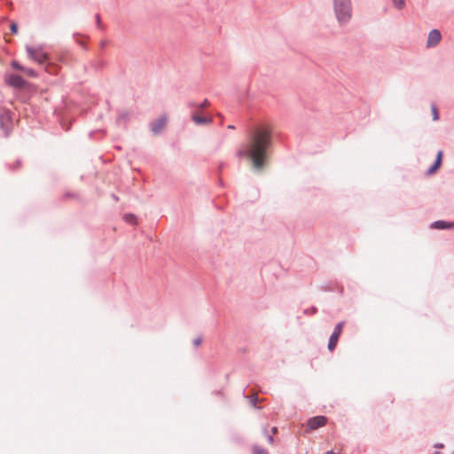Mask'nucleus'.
Instances as JSON below:
<instances>
[{
	"label": "nucleus",
	"mask_w": 454,
	"mask_h": 454,
	"mask_svg": "<svg viewBox=\"0 0 454 454\" xmlns=\"http://www.w3.org/2000/svg\"><path fill=\"white\" fill-rule=\"evenodd\" d=\"M272 145V128L266 123L252 126L247 131L245 149L237 152L239 158L247 157L254 171L261 173L267 166Z\"/></svg>",
	"instance_id": "f257e3e1"
},
{
	"label": "nucleus",
	"mask_w": 454,
	"mask_h": 454,
	"mask_svg": "<svg viewBox=\"0 0 454 454\" xmlns=\"http://www.w3.org/2000/svg\"><path fill=\"white\" fill-rule=\"evenodd\" d=\"M26 51L29 59L38 62L42 66H45L47 72L51 74L57 72V67L50 62V55L43 51V46H39L37 49H35L27 45Z\"/></svg>",
	"instance_id": "f03ea898"
},
{
	"label": "nucleus",
	"mask_w": 454,
	"mask_h": 454,
	"mask_svg": "<svg viewBox=\"0 0 454 454\" xmlns=\"http://www.w3.org/2000/svg\"><path fill=\"white\" fill-rule=\"evenodd\" d=\"M333 11L340 25L347 24L352 18L351 0H333Z\"/></svg>",
	"instance_id": "7ed1b4c3"
},
{
	"label": "nucleus",
	"mask_w": 454,
	"mask_h": 454,
	"mask_svg": "<svg viewBox=\"0 0 454 454\" xmlns=\"http://www.w3.org/2000/svg\"><path fill=\"white\" fill-rule=\"evenodd\" d=\"M5 83L17 90H23L27 85V82L21 75L17 74H11L6 76Z\"/></svg>",
	"instance_id": "20e7f679"
},
{
	"label": "nucleus",
	"mask_w": 454,
	"mask_h": 454,
	"mask_svg": "<svg viewBox=\"0 0 454 454\" xmlns=\"http://www.w3.org/2000/svg\"><path fill=\"white\" fill-rule=\"evenodd\" d=\"M12 127L11 112L7 109L1 110L0 113V129L4 132V136L8 137Z\"/></svg>",
	"instance_id": "39448f33"
},
{
	"label": "nucleus",
	"mask_w": 454,
	"mask_h": 454,
	"mask_svg": "<svg viewBox=\"0 0 454 454\" xmlns=\"http://www.w3.org/2000/svg\"><path fill=\"white\" fill-rule=\"evenodd\" d=\"M345 323H346L345 321H341L335 325L333 332L331 334L329 340H328L327 347L330 351H333L336 348L339 338L342 333V329L345 325Z\"/></svg>",
	"instance_id": "423d86ee"
},
{
	"label": "nucleus",
	"mask_w": 454,
	"mask_h": 454,
	"mask_svg": "<svg viewBox=\"0 0 454 454\" xmlns=\"http://www.w3.org/2000/svg\"><path fill=\"white\" fill-rule=\"evenodd\" d=\"M328 419L325 416H315L307 420L309 430H316L326 425Z\"/></svg>",
	"instance_id": "0eeeda50"
},
{
	"label": "nucleus",
	"mask_w": 454,
	"mask_h": 454,
	"mask_svg": "<svg viewBox=\"0 0 454 454\" xmlns=\"http://www.w3.org/2000/svg\"><path fill=\"white\" fill-rule=\"evenodd\" d=\"M167 124V117L161 116L150 123V129L153 135H160Z\"/></svg>",
	"instance_id": "6e6552de"
},
{
	"label": "nucleus",
	"mask_w": 454,
	"mask_h": 454,
	"mask_svg": "<svg viewBox=\"0 0 454 454\" xmlns=\"http://www.w3.org/2000/svg\"><path fill=\"white\" fill-rule=\"evenodd\" d=\"M442 39L441 32L438 29H432L428 34L427 47L435 46Z\"/></svg>",
	"instance_id": "1a4fd4ad"
},
{
	"label": "nucleus",
	"mask_w": 454,
	"mask_h": 454,
	"mask_svg": "<svg viewBox=\"0 0 454 454\" xmlns=\"http://www.w3.org/2000/svg\"><path fill=\"white\" fill-rule=\"evenodd\" d=\"M442 155H443L442 151H439L437 153L434 163L427 170V175H432V174L435 173L441 168L442 163Z\"/></svg>",
	"instance_id": "9d476101"
},
{
	"label": "nucleus",
	"mask_w": 454,
	"mask_h": 454,
	"mask_svg": "<svg viewBox=\"0 0 454 454\" xmlns=\"http://www.w3.org/2000/svg\"><path fill=\"white\" fill-rule=\"evenodd\" d=\"M191 118L197 125H207L213 122L212 117L202 116L196 112L192 114Z\"/></svg>",
	"instance_id": "9b49d317"
},
{
	"label": "nucleus",
	"mask_w": 454,
	"mask_h": 454,
	"mask_svg": "<svg viewBox=\"0 0 454 454\" xmlns=\"http://www.w3.org/2000/svg\"><path fill=\"white\" fill-rule=\"evenodd\" d=\"M453 226H454V222H447V221H443V220L434 221L431 224L432 228L438 229V230H447V229L452 228Z\"/></svg>",
	"instance_id": "f8f14e48"
},
{
	"label": "nucleus",
	"mask_w": 454,
	"mask_h": 454,
	"mask_svg": "<svg viewBox=\"0 0 454 454\" xmlns=\"http://www.w3.org/2000/svg\"><path fill=\"white\" fill-rule=\"evenodd\" d=\"M90 66L95 71H100L105 67L106 62L103 59H96V60L91 61L90 63Z\"/></svg>",
	"instance_id": "ddd939ff"
},
{
	"label": "nucleus",
	"mask_w": 454,
	"mask_h": 454,
	"mask_svg": "<svg viewBox=\"0 0 454 454\" xmlns=\"http://www.w3.org/2000/svg\"><path fill=\"white\" fill-rule=\"evenodd\" d=\"M123 220L130 224V225H136L137 224V216L132 213H127L123 215Z\"/></svg>",
	"instance_id": "4468645a"
},
{
	"label": "nucleus",
	"mask_w": 454,
	"mask_h": 454,
	"mask_svg": "<svg viewBox=\"0 0 454 454\" xmlns=\"http://www.w3.org/2000/svg\"><path fill=\"white\" fill-rule=\"evenodd\" d=\"M22 166V160L20 159H17L13 164L7 163L6 167L9 170L14 172L20 169Z\"/></svg>",
	"instance_id": "2eb2a0df"
},
{
	"label": "nucleus",
	"mask_w": 454,
	"mask_h": 454,
	"mask_svg": "<svg viewBox=\"0 0 454 454\" xmlns=\"http://www.w3.org/2000/svg\"><path fill=\"white\" fill-rule=\"evenodd\" d=\"M252 454H270L267 450L264 448L259 446V445H253L252 446Z\"/></svg>",
	"instance_id": "dca6fc26"
},
{
	"label": "nucleus",
	"mask_w": 454,
	"mask_h": 454,
	"mask_svg": "<svg viewBox=\"0 0 454 454\" xmlns=\"http://www.w3.org/2000/svg\"><path fill=\"white\" fill-rule=\"evenodd\" d=\"M396 10H403L405 7V0H391Z\"/></svg>",
	"instance_id": "f3484780"
},
{
	"label": "nucleus",
	"mask_w": 454,
	"mask_h": 454,
	"mask_svg": "<svg viewBox=\"0 0 454 454\" xmlns=\"http://www.w3.org/2000/svg\"><path fill=\"white\" fill-rule=\"evenodd\" d=\"M11 66H12V68H14V69H16V70H19V71H21V72H23V71H25V70H26V67H23V66H22L19 61H17V60H12V61L11 62Z\"/></svg>",
	"instance_id": "a211bd4d"
},
{
	"label": "nucleus",
	"mask_w": 454,
	"mask_h": 454,
	"mask_svg": "<svg viewBox=\"0 0 454 454\" xmlns=\"http://www.w3.org/2000/svg\"><path fill=\"white\" fill-rule=\"evenodd\" d=\"M303 313L307 316H312L317 313V309L315 306H312L309 309H304Z\"/></svg>",
	"instance_id": "6ab92c4d"
},
{
	"label": "nucleus",
	"mask_w": 454,
	"mask_h": 454,
	"mask_svg": "<svg viewBox=\"0 0 454 454\" xmlns=\"http://www.w3.org/2000/svg\"><path fill=\"white\" fill-rule=\"evenodd\" d=\"M10 30H11V33L13 35L18 34V31H19L18 24L16 22L12 21L10 24Z\"/></svg>",
	"instance_id": "aec40b11"
},
{
	"label": "nucleus",
	"mask_w": 454,
	"mask_h": 454,
	"mask_svg": "<svg viewBox=\"0 0 454 454\" xmlns=\"http://www.w3.org/2000/svg\"><path fill=\"white\" fill-rule=\"evenodd\" d=\"M23 72L26 73L29 77H37L38 75L37 72L32 68L26 67V70Z\"/></svg>",
	"instance_id": "412c9836"
},
{
	"label": "nucleus",
	"mask_w": 454,
	"mask_h": 454,
	"mask_svg": "<svg viewBox=\"0 0 454 454\" xmlns=\"http://www.w3.org/2000/svg\"><path fill=\"white\" fill-rule=\"evenodd\" d=\"M263 433H264L265 436L267 437L268 442H269L270 443H271V444H272V443H274L275 439H274V437H273V434H268L267 427H264V429H263Z\"/></svg>",
	"instance_id": "4be33fe9"
},
{
	"label": "nucleus",
	"mask_w": 454,
	"mask_h": 454,
	"mask_svg": "<svg viewBox=\"0 0 454 454\" xmlns=\"http://www.w3.org/2000/svg\"><path fill=\"white\" fill-rule=\"evenodd\" d=\"M432 114H433L434 121L439 120V113H438L437 107L434 105L432 106Z\"/></svg>",
	"instance_id": "5701e85b"
},
{
	"label": "nucleus",
	"mask_w": 454,
	"mask_h": 454,
	"mask_svg": "<svg viewBox=\"0 0 454 454\" xmlns=\"http://www.w3.org/2000/svg\"><path fill=\"white\" fill-rule=\"evenodd\" d=\"M96 22H97V26H98V27L99 29H101V30L105 29V27H104V25L102 24V21H101L100 15L98 13L96 15Z\"/></svg>",
	"instance_id": "b1692460"
},
{
	"label": "nucleus",
	"mask_w": 454,
	"mask_h": 454,
	"mask_svg": "<svg viewBox=\"0 0 454 454\" xmlns=\"http://www.w3.org/2000/svg\"><path fill=\"white\" fill-rule=\"evenodd\" d=\"M210 105L209 101L207 99H205L203 102L198 105V108L202 110L204 108L208 107Z\"/></svg>",
	"instance_id": "393cba45"
},
{
	"label": "nucleus",
	"mask_w": 454,
	"mask_h": 454,
	"mask_svg": "<svg viewBox=\"0 0 454 454\" xmlns=\"http://www.w3.org/2000/svg\"><path fill=\"white\" fill-rule=\"evenodd\" d=\"M258 396L253 395L250 399V403L253 407L257 408Z\"/></svg>",
	"instance_id": "a878e982"
},
{
	"label": "nucleus",
	"mask_w": 454,
	"mask_h": 454,
	"mask_svg": "<svg viewBox=\"0 0 454 454\" xmlns=\"http://www.w3.org/2000/svg\"><path fill=\"white\" fill-rule=\"evenodd\" d=\"M202 340H202V337H201V336L197 337L196 339H194V340H193V345H194L195 347H198V346H200V345L202 343Z\"/></svg>",
	"instance_id": "bb28decb"
},
{
	"label": "nucleus",
	"mask_w": 454,
	"mask_h": 454,
	"mask_svg": "<svg viewBox=\"0 0 454 454\" xmlns=\"http://www.w3.org/2000/svg\"><path fill=\"white\" fill-rule=\"evenodd\" d=\"M128 120V114L127 113H122L119 115L118 117V121H126Z\"/></svg>",
	"instance_id": "cd10ccee"
},
{
	"label": "nucleus",
	"mask_w": 454,
	"mask_h": 454,
	"mask_svg": "<svg viewBox=\"0 0 454 454\" xmlns=\"http://www.w3.org/2000/svg\"><path fill=\"white\" fill-rule=\"evenodd\" d=\"M77 195L74 194V193H72V192H66L64 194V199H72V198H76Z\"/></svg>",
	"instance_id": "c85d7f7f"
},
{
	"label": "nucleus",
	"mask_w": 454,
	"mask_h": 454,
	"mask_svg": "<svg viewBox=\"0 0 454 454\" xmlns=\"http://www.w3.org/2000/svg\"><path fill=\"white\" fill-rule=\"evenodd\" d=\"M111 198L115 201L118 202L120 200L119 197L115 193L111 194Z\"/></svg>",
	"instance_id": "c756f323"
},
{
	"label": "nucleus",
	"mask_w": 454,
	"mask_h": 454,
	"mask_svg": "<svg viewBox=\"0 0 454 454\" xmlns=\"http://www.w3.org/2000/svg\"><path fill=\"white\" fill-rule=\"evenodd\" d=\"M225 166V163L224 162H220L219 165H218V171L219 173L222 171V169L224 168Z\"/></svg>",
	"instance_id": "7c9ffc66"
},
{
	"label": "nucleus",
	"mask_w": 454,
	"mask_h": 454,
	"mask_svg": "<svg viewBox=\"0 0 454 454\" xmlns=\"http://www.w3.org/2000/svg\"><path fill=\"white\" fill-rule=\"evenodd\" d=\"M270 431H271V434H276L278 430L277 427H271Z\"/></svg>",
	"instance_id": "2f4dec72"
},
{
	"label": "nucleus",
	"mask_w": 454,
	"mask_h": 454,
	"mask_svg": "<svg viewBox=\"0 0 454 454\" xmlns=\"http://www.w3.org/2000/svg\"><path fill=\"white\" fill-rule=\"evenodd\" d=\"M106 43H107V42H106V41H101V43H100V48H101V49H104V48L106 47Z\"/></svg>",
	"instance_id": "473e14b6"
},
{
	"label": "nucleus",
	"mask_w": 454,
	"mask_h": 454,
	"mask_svg": "<svg viewBox=\"0 0 454 454\" xmlns=\"http://www.w3.org/2000/svg\"><path fill=\"white\" fill-rule=\"evenodd\" d=\"M188 105L190 107H198V104H196L195 102H189Z\"/></svg>",
	"instance_id": "72a5a7b5"
},
{
	"label": "nucleus",
	"mask_w": 454,
	"mask_h": 454,
	"mask_svg": "<svg viewBox=\"0 0 454 454\" xmlns=\"http://www.w3.org/2000/svg\"><path fill=\"white\" fill-rule=\"evenodd\" d=\"M77 42L80 45H82L83 47L84 50H87V46L83 42H82V41H77Z\"/></svg>",
	"instance_id": "f704fd0d"
},
{
	"label": "nucleus",
	"mask_w": 454,
	"mask_h": 454,
	"mask_svg": "<svg viewBox=\"0 0 454 454\" xmlns=\"http://www.w3.org/2000/svg\"><path fill=\"white\" fill-rule=\"evenodd\" d=\"M435 448H443V444L442 443H437L434 445Z\"/></svg>",
	"instance_id": "c9c22d12"
},
{
	"label": "nucleus",
	"mask_w": 454,
	"mask_h": 454,
	"mask_svg": "<svg viewBox=\"0 0 454 454\" xmlns=\"http://www.w3.org/2000/svg\"><path fill=\"white\" fill-rule=\"evenodd\" d=\"M229 129H235V126L234 125H228L227 127Z\"/></svg>",
	"instance_id": "e433bc0d"
},
{
	"label": "nucleus",
	"mask_w": 454,
	"mask_h": 454,
	"mask_svg": "<svg viewBox=\"0 0 454 454\" xmlns=\"http://www.w3.org/2000/svg\"><path fill=\"white\" fill-rule=\"evenodd\" d=\"M434 454H442L440 451H434Z\"/></svg>",
	"instance_id": "4c0bfd02"
},
{
	"label": "nucleus",
	"mask_w": 454,
	"mask_h": 454,
	"mask_svg": "<svg viewBox=\"0 0 454 454\" xmlns=\"http://www.w3.org/2000/svg\"><path fill=\"white\" fill-rule=\"evenodd\" d=\"M453 454H454V452H453Z\"/></svg>",
	"instance_id": "58836bf2"
}]
</instances>
